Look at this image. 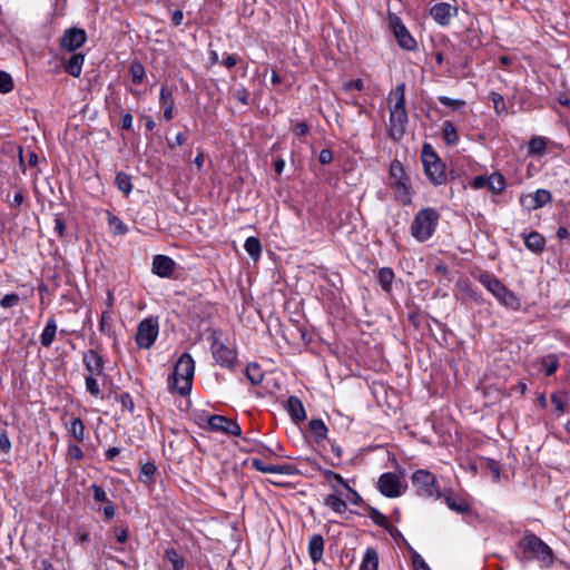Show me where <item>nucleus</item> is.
I'll return each instance as SVG.
<instances>
[{"instance_id":"8","label":"nucleus","mask_w":570,"mask_h":570,"mask_svg":"<svg viewBox=\"0 0 570 570\" xmlns=\"http://www.w3.org/2000/svg\"><path fill=\"white\" fill-rule=\"evenodd\" d=\"M159 325L155 318L142 320L137 327L136 343L140 348H150L158 337Z\"/></svg>"},{"instance_id":"43","label":"nucleus","mask_w":570,"mask_h":570,"mask_svg":"<svg viewBox=\"0 0 570 570\" xmlns=\"http://www.w3.org/2000/svg\"><path fill=\"white\" fill-rule=\"evenodd\" d=\"M534 202L539 208L550 204L552 202V194L548 189L540 188L533 193Z\"/></svg>"},{"instance_id":"50","label":"nucleus","mask_w":570,"mask_h":570,"mask_svg":"<svg viewBox=\"0 0 570 570\" xmlns=\"http://www.w3.org/2000/svg\"><path fill=\"white\" fill-rule=\"evenodd\" d=\"M551 402L554 405L556 411L563 413L566 411L567 396L563 393H553L551 395Z\"/></svg>"},{"instance_id":"37","label":"nucleus","mask_w":570,"mask_h":570,"mask_svg":"<svg viewBox=\"0 0 570 570\" xmlns=\"http://www.w3.org/2000/svg\"><path fill=\"white\" fill-rule=\"evenodd\" d=\"M108 225L114 235H125L128 233V227L116 215L108 213Z\"/></svg>"},{"instance_id":"18","label":"nucleus","mask_w":570,"mask_h":570,"mask_svg":"<svg viewBox=\"0 0 570 570\" xmlns=\"http://www.w3.org/2000/svg\"><path fill=\"white\" fill-rule=\"evenodd\" d=\"M524 246L534 254H541L546 248V238L539 232L523 234Z\"/></svg>"},{"instance_id":"25","label":"nucleus","mask_w":570,"mask_h":570,"mask_svg":"<svg viewBox=\"0 0 570 570\" xmlns=\"http://www.w3.org/2000/svg\"><path fill=\"white\" fill-rule=\"evenodd\" d=\"M57 323L53 317L48 318L45 328L40 335V344L45 347H49L57 334Z\"/></svg>"},{"instance_id":"60","label":"nucleus","mask_w":570,"mask_h":570,"mask_svg":"<svg viewBox=\"0 0 570 570\" xmlns=\"http://www.w3.org/2000/svg\"><path fill=\"white\" fill-rule=\"evenodd\" d=\"M347 492H348V497L347 499L351 501L352 504L354 505H360L361 503H363V499L362 497L357 493V491H355L354 489H352L348 484L347 487H344Z\"/></svg>"},{"instance_id":"46","label":"nucleus","mask_w":570,"mask_h":570,"mask_svg":"<svg viewBox=\"0 0 570 570\" xmlns=\"http://www.w3.org/2000/svg\"><path fill=\"white\" fill-rule=\"evenodd\" d=\"M370 518L376 525L383 529L390 524L387 518L375 508H370Z\"/></svg>"},{"instance_id":"10","label":"nucleus","mask_w":570,"mask_h":570,"mask_svg":"<svg viewBox=\"0 0 570 570\" xmlns=\"http://www.w3.org/2000/svg\"><path fill=\"white\" fill-rule=\"evenodd\" d=\"M210 350L213 357L218 365L228 370L235 368L238 362L235 348L224 344L215 337L212 342Z\"/></svg>"},{"instance_id":"29","label":"nucleus","mask_w":570,"mask_h":570,"mask_svg":"<svg viewBox=\"0 0 570 570\" xmlns=\"http://www.w3.org/2000/svg\"><path fill=\"white\" fill-rule=\"evenodd\" d=\"M68 432L78 441L85 440V424L80 417H72L69 423H66Z\"/></svg>"},{"instance_id":"5","label":"nucleus","mask_w":570,"mask_h":570,"mask_svg":"<svg viewBox=\"0 0 570 570\" xmlns=\"http://www.w3.org/2000/svg\"><path fill=\"white\" fill-rule=\"evenodd\" d=\"M422 164L431 184L439 186L446 181L445 164L442 163L430 144H424L422 147Z\"/></svg>"},{"instance_id":"61","label":"nucleus","mask_w":570,"mask_h":570,"mask_svg":"<svg viewBox=\"0 0 570 570\" xmlns=\"http://www.w3.org/2000/svg\"><path fill=\"white\" fill-rule=\"evenodd\" d=\"M413 567H414V570H431L429 564L425 562V560L419 553H414Z\"/></svg>"},{"instance_id":"49","label":"nucleus","mask_w":570,"mask_h":570,"mask_svg":"<svg viewBox=\"0 0 570 570\" xmlns=\"http://www.w3.org/2000/svg\"><path fill=\"white\" fill-rule=\"evenodd\" d=\"M491 100L497 115H502L507 111L505 101L502 95L498 92H491Z\"/></svg>"},{"instance_id":"52","label":"nucleus","mask_w":570,"mask_h":570,"mask_svg":"<svg viewBox=\"0 0 570 570\" xmlns=\"http://www.w3.org/2000/svg\"><path fill=\"white\" fill-rule=\"evenodd\" d=\"M20 301V297L18 294H7L0 299V306L3 308H11L14 307Z\"/></svg>"},{"instance_id":"41","label":"nucleus","mask_w":570,"mask_h":570,"mask_svg":"<svg viewBox=\"0 0 570 570\" xmlns=\"http://www.w3.org/2000/svg\"><path fill=\"white\" fill-rule=\"evenodd\" d=\"M442 136H443V139L445 140V142L449 145L455 144L459 139L456 128L451 121L443 122Z\"/></svg>"},{"instance_id":"42","label":"nucleus","mask_w":570,"mask_h":570,"mask_svg":"<svg viewBox=\"0 0 570 570\" xmlns=\"http://www.w3.org/2000/svg\"><path fill=\"white\" fill-rule=\"evenodd\" d=\"M129 72L131 75V79H132L134 83L138 85V83H141L144 81L145 68H144V66L140 62L134 61L130 65Z\"/></svg>"},{"instance_id":"32","label":"nucleus","mask_w":570,"mask_h":570,"mask_svg":"<svg viewBox=\"0 0 570 570\" xmlns=\"http://www.w3.org/2000/svg\"><path fill=\"white\" fill-rule=\"evenodd\" d=\"M324 504L336 513H344L347 510L346 502L336 494H328L324 499Z\"/></svg>"},{"instance_id":"48","label":"nucleus","mask_w":570,"mask_h":570,"mask_svg":"<svg viewBox=\"0 0 570 570\" xmlns=\"http://www.w3.org/2000/svg\"><path fill=\"white\" fill-rule=\"evenodd\" d=\"M268 473H278V474H286V475H293L296 473L295 466L291 464H269V472Z\"/></svg>"},{"instance_id":"59","label":"nucleus","mask_w":570,"mask_h":570,"mask_svg":"<svg viewBox=\"0 0 570 570\" xmlns=\"http://www.w3.org/2000/svg\"><path fill=\"white\" fill-rule=\"evenodd\" d=\"M485 465L493 474L494 480L500 479V463L493 459H485Z\"/></svg>"},{"instance_id":"56","label":"nucleus","mask_w":570,"mask_h":570,"mask_svg":"<svg viewBox=\"0 0 570 570\" xmlns=\"http://www.w3.org/2000/svg\"><path fill=\"white\" fill-rule=\"evenodd\" d=\"M438 100L443 106L451 107L452 109H458L459 107H462V106L465 105V102L463 100L452 99V98L446 97V96H439Z\"/></svg>"},{"instance_id":"45","label":"nucleus","mask_w":570,"mask_h":570,"mask_svg":"<svg viewBox=\"0 0 570 570\" xmlns=\"http://www.w3.org/2000/svg\"><path fill=\"white\" fill-rule=\"evenodd\" d=\"M13 89V80L10 73L0 70V92L8 94Z\"/></svg>"},{"instance_id":"17","label":"nucleus","mask_w":570,"mask_h":570,"mask_svg":"<svg viewBox=\"0 0 570 570\" xmlns=\"http://www.w3.org/2000/svg\"><path fill=\"white\" fill-rule=\"evenodd\" d=\"M285 409L293 422L301 423L306 420L305 407L297 396H289L286 401Z\"/></svg>"},{"instance_id":"64","label":"nucleus","mask_w":570,"mask_h":570,"mask_svg":"<svg viewBox=\"0 0 570 570\" xmlns=\"http://www.w3.org/2000/svg\"><path fill=\"white\" fill-rule=\"evenodd\" d=\"M318 161L322 165H328L333 161V153L330 149H322L318 155Z\"/></svg>"},{"instance_id":"33","label":"nucleus","mask_w":570,"mask_h":570,"mask_svg":"<svg viewBox=\"0 0 570 570\" xmlns=\"http://www.w3.org/2000/svg\"><path fill=\"white\" fill-rule=\"evenodd\" d=\"M115 185L125 196H128L132 190L131 177L125 171L117 173Z\"/></svg>"},{"instance_id":"36","label":"nucleus","mask_w":570,"mask_h":570,"mask_svg":"<svg viewBox=\"0 0 570 570\" xmlns=\"http://www.w3.org/2000/svg\"><path fill=\"white\" fill-rule=\"evenodd\" d=\"M246 376L253 385H258L263 382L264 373L257 363H250L246 367Z\"/></svg>"},{"instance_id":"31","label":"nucleus","mask_w":570,"mask_h":570,"mask_svg":"<svg viewBox=\"0 0 570 570\" xmlns=\"http://www.w3.org/2000/svg\"><path fill=\"white\" fill-rule=\"evenodd\" d=\"M507 187L505 178L500 173L495 171L489 176L488 188L493 194H501Z\"/></svg>"},{"instance_id":"1","label":"nucleus","mask_w":570,"mask_h":570,"mask_svg":"<svg viewBox=\"0 0 570 570\" xmlns=\"http://www.w3.org/2000/svg\"><path fill=\"white\" fill-rule=\"evenodd\" d=\"M517 556L521 562L537 560L542 568H550L554 561L552 549L537 534L525 531L517 543Z\"/></svg>"},{"instance_id":"24","label":"nucleus","mask_w":570,"mask_h":570,"mask_svg":"<svg viewBox=\"0 0 570 570\" xmlns=\"http://www.w3.org/2000/svg\"><path fill=\"white\" fill-rule=\"evenodd\" d=\"M395 198L403 205H410L412 202L413 190L410 178L405 181H399L394 187Z\"/></svg>"},{"instance_id":"23","label":"nucleus","mask_w":570,"mask_h":570,"mask_svg":"<svg viewBox=\"0 0 570 570\" xmlns=\"http://www.w3.org/2000/svg\"><path fill=\"white\" fill-rule=\"evenodd\" d=\"M389 108L406 109L405 82L399 83L389 95Z\"/></svg>"},{"instance_id":"62","label":"nucleus","mask_w":570,"mask_h":570,"mask_svg":"<svg viewBox=\"0 0 570 570\" xmlns=\"http://www.w3.org/2000/svg\"><path fill=\"white\" fill-rule=\"evenodd\" d=\"M68 454L73 460H81L83 456L81 448L77 444H69Z\"/></svg>"},{"instance_id":"15","label":"nucleus","mask_w":570,"mask_h":570,"mask_svg":"<svg viewBox=\"0 0 570 570\" xmlns=\"http://www.w3.org/2000/svg\"><path fill=\"white\" fill-rule=\"evenodd\" d=\"M82 363L88 372V375L100 376L104 374L105 370V361L101 355H99L94 350H88L82 353Z\"/></svg>"},{"instance_id":"26","label":"nucleus","mask_w":570,"mask_h":570,"mask_svg":"<svg viewBox=\"0 0 570 570\" xmlns=\"http://www.w3.org/2000/svg\"><path fill=\"white\" fill-rule=\"evenodd\" d=\"M390 178L391 186L394 187L399 181H405L409 179V176L405 173L404 166L397 159L393 160L390 165Z\"/></svg>"},{"instance_id":"44","label":"nucleus","mask_w":570,"mask_h":570,"mask_svg":"<svg viewBox=\"0 0 570 570\" xmlns=\"http://www.w3.org/2000/svg\"><path fill=\"white\" fill-rule=\"evenodd\" d=\"M116 400L120 402L121 409L128 411L130 414L135 411V403L131 395L128 392H122L116 396Z\"/></svg>"},{"instance_id":"11","label":"nucleus","mask_w":570,"mask_h":570,"mask_svg":"<svg viewBox=\"0 0 570 570\" xmlns=\"http://www.w3.org/2000/svg\"><path fill=\"white\" fill-rule=\"evenodd\" d=\"M87 41V32L82 28L71 27L63 31L60 37V47L69 52H75Z\"/></svg>"},{"instance_id":"9","label":"nucleus","mask_w":570,"mask_h":570,"mask_svg":"<svg viewBox=\"0 0 570 570\" xmlns=\"http://www.w3.org/2000/svg\"><path fill=\"white\" fill-rule=\"evenodd\" d=\"M389 136L394 141H400L405 132L409 125L407 109L389 108Z\"/></svg>"},{"instance_id":"40","label":"nucleus","mask_w":570,"mask_h":570,"mask_svg":"<svg viewBox=\"0 0 570 570\" xmlns=\"http://www.w3.org/2000/svg\"><path fill=\"white\" fill-rule=\"evenodd\" d=\"M156 471L157 468L154 463L147 462L142 464L140 468L139 481L146 484L151 483Z\"/></svg>"},{"instance_id":"54","label":"nucleus","mask_w":570,"mask_h":570,"mask_svg":"<svg viewBox=\"0 0 570 570\" xmlns=\"http://www.w3.org/2000/svg\"><path fill=\"white\" fill-rule=\"evenodd\" d=\"M244 441L252 445L249 450L253 451V452H257V453L263 454L265 451H267L271 454L276 455V452L274 450L267 448L266 445L262 444L261 442L253 441V440H249V439H246V438H244Z\"/></svg>"},{"instance_id":"6","label":"nucleus","mask_w":570,"mask_h":570,"mask_svg":"<svg viewBox=\"0 0 570 570\" xmlns=\"http://www.w3.org/2000/svg\"><path fill=\"white\" fill-rule=\"evenodd\" d=\"M412 485L417 495L440 499L442 493L436 487L435 475L428 470H416L411 476Z\"/></svg>"},{"instance_id":"19","label":"nucleus","mask_w":570,"mask_h":570,"mask_svg":"<svg viewBox=\"0 0 570 570\" xmlns=\"http://www.w3.org/2000/svg\"><path fill=\"white\" fill-rule=\"evenodd\" d=\"M83 62L85 55L81 52H75L63 62V69L68 75L78 78L82 72Z\"/></svg>"},{"instance_id":"28","label":"nucleus","mask_w":570,"mask_h":570,"mask_svg":"<svg viewBox=\"0 0 570 570\" xmlns=\"http://www.w3.org/2000/svg\"><path fill=\"white\" fill-rule=\"evenodd\" d=\"M309 432L313 435L315 442H321L326 438L328 432L327 426L321 419H313L308 423Z\"/></svg>"},{"instance_id":"58","label":"nucleus","mask_w":570,"mask_h":570,"mask_svg":"<svg viewBox=\"0 0 570 570\" xmlns=\"http://www.w3.org/2000/svg\"><path fill=\"white\" fill-rule=\"evenodd\" d=\"M234 97L237 101H239L242 105H248L249 104V92L246 88L242 87L234 91Z\"/></svg>"},{"instance_id":"35","label":"nucleus","mask_w":570,"mask_h":570,"mask_svg":"<svg viewBox=\"0 0 570 570\" xmlns=\"http://www.w3.org/2000/svg\"><path fill=\"white\" fill-rule=\"evenodd\" d=\"M244 248L254 261H256L261 256L262 245L257 237H248L245 240Z\"/></svg>"},{"instance_id":"27","label":"nucleus","mask_w":570,"mask_h":570,"mask_svg":"<svg viewBox=\"0 0 570 570\" xmlns=\"http://www.w3.org/2000/svg\"><path fill=\"white\" fill-rule=\"evenodd\" d=\"M379 568V554L376 550L368 547L363 556L362 563L358 570H377Z\"/></svg>"},{"instance_id":"20","label":"nucleus","mask_w":570,"mask_h":570,"mask_svg":"<svg viewBox=\"0 0 570 570\" xmlns=\"http://www.w3.org/2000/svg\"><path fill=\"white\" fill-rule=\"evenodd\" d=\"M442 497L444 498V501L449 509H451L452 511L461 514L471 512V507L468 503V501L462 498H459L454 493L450 492L448 494H442Z\"/></svg>"},{"instance_id":"34","label":"nucleus","mask_w":570,"mask_h":570,"mask_svg":"<svg viewBox=\"0 0 570 570\" xmlns=\"http://www.w3.org/2000/svg\"><path fill=\"white\" fill-rule=\"evenodd\" d=\"M547 150V139L541 136L532 137L528 142V151L530 155L542 156Z\"/></svg>"},{"instance_id":"7","label":"nucleus","mask_w":570,"mask_h":570,"mask_svg":"<svg viewBox=\"0 0 570 570\" xmlns=\"http://www.w3.org/2000/svg\"><path fill=\"white\" fill-rule=\"evenodd\" d=\"M387 21L399 46L407 51L416 50L417 42L404 26L401 18L395 13L389 12Z\"/></svg>"},{"instance_id":"39","label":"nucleus","mask_w":570,"mask_h":570,"mask_svg":"<svg viewBox=\"0 0 570 570\" xmlns=\"http://www.w3.org/2000/svg\"><path fill=\"white\" fill-rule=\"evenodd\" d=\"M541 366L544 371L546 376L553 375L559 367L558 357L556 355H549L547 357H543L541 361Z\"/></svg>"},{"instance_id":"57","label":"nucleus","mask_w":570,"mask_h":570,"mask_svg":"<svg viewBox=\"0 0 570 570\" xmlns=\"http://www.w3.org/2000/svg\"><path fill=\"white\" fill-rule=\"evenodd\" d=\"M91 490H92V497L97 502H106V503L109 502L106 491L102 487L92 484Z\"/></svg>"},{"instance_id":"51","label":"nucleus","mask_w":570,"mask_h":570,"mask_svg":"<svg viewBox=\"0 0 570 570\" xmlns=\"http://www.w3.org/2000/svg\"><path fill=\"white\" fill-rule=\"evenodd\" d=\"M320 471L327 481L334 480L341 485L347 487V481L341 474L327 469H320Z\"/></svg>"},{"instance_id":"47","label":"nucleus","mask_w":570,"mask_h":570,"mask_svg":"<svg viewBox=\"0 0 570 570\" xmlns=\"http://www.w3.org/2000/svg\"><path fill=\"white\" fill-rule=\"evenodd\" d=\"M85 382L87 392L95 397H99L100 389L96 376L87 375Z\"/></svg>"},{"instance_id":"53","label":"nucleus","mask_w":570,"mask_h":570,"mask_svg":"<svg viewBox=\"0 0 570 570\" xmlns=\"http://www.w3.org/2000/svg\"><path fill=\"white\" fill-rule=\"evenodd\" d=\"M520 203L521 205L528 209L529 212L531 210H535V209H539V206L538 204H535L537 202H534V195L533 193L531 194H527V195H522L520 197Z\"/></svg>"},{"instance_id":"22","label":"nucleus","mask_w":570,"mask_h":570,"mask_svg":"<svg viewBox=\"0 0 570 570\" xmlns=\"http://www.w3.org/2000/svg\"><path fill=\"white\" fill-rule=\"evenodd\" d=\"M324 553V539L321 534H313L308 541V556L316 563L322 560Z\"/></svg>"},{"instance_id":"14","label":"nucleus","mask_w":570,"mask_h":570,"mask_svg":"<svg viewBox=\"0 0 570 570\" xmlns=\"http://www.w3.org/2000/svg\"><path fill=\"white\" fill-rule=\"evenodd\" d=\"M430 16L438 24L445 27L458 16V8L448 2H439L431 7Z\"/></svg>"},{"instance_id":"12","label":"nucleus","mask_w":570,"mask_h":570,"mask_svg":"<svg viewBox=\"0 0 570 570\" xmlns=\"http://www.w3.org/2000/svg\"><path fill=\"white\" fill-rule=\"evenodd\" d=\"M207 423L209 429L215 432H223L234 436H239L242 434L239 424L223 415L213 414L208 417Z\"/></svg>"},{"instance_id":"2","label":"nucleus","mask_w":570,"mask_h":570,"mask_svg":"<svg viewBox=\"0 0 570 570\" xmlns=\"http://www.w3.org/2000/svg\"><path fill=\"white\" fill-rule=\"evenodd\" d=\"M195 375V361L193 356L185 352L176 362L171 374L168 376L167 386L170 393H177L180 396L190 394L193 380Z\"/></svg>"},{"instance_id":"13","label":"nucleus","mask_w":570,"mask_h":570,"mask_svg":"<svg viewBox=\"0 0 570 570\" xmlns=\"http://www.w3.org/2000/svg\"><path fill=\"white\" fill-rule=\"evenodd\" d=\"M377 487L386 498H397L403 493L400 478L393 472H385L379 478Z\"/></svg>"},{"instance_id":"3","label":"nucleus","mask_w":570,"mask_h":570,"mask_svg":"<svg viewBox=\"0 0 570 570\" xmlns=\"http://www.w3.org/2000/svg\"><path fill=\"white\" fill-rule=\"evenodd\" d=\"M440 214L433 207L420 209L410 226L411 236L420 242H428L435 233L439 225Z\"/></svg>"},{"instance_id":"4","label":"nucleus","mask_w":570,"mask_h":570,"mask_svg":"<svg viewBox=\"0 0 570 570\" xmlns=\"http://www.w3.org/2000/svg\"><path fill=\"white\" fill-rule=\"evenodd\" d=\"M482 284L503 306L512 311L521 308V299L510 291L498 277L488 272L482 273L478 277Z\"/></svg>"},{"instance_id":"16","label":"nucleus","mask_w":570,"mask_h":570,"mask_svg":"<svg viewBox=\"0 0 570 570\" xmlns=\"http://www.w3.org/2000/svg\"><path fill=\"white\" fill-rule=\"evenodd\" d=\"M176 262L166 255H156L153 258L151 271L161 278H170L175 272Z\"/></svg>"},{"instance_id":"30","label":"nucleus","mask_w":570,"mask_h":570,"mask_svg":"<svg viewBox=\"0 0 570 570\" xmlns=\"http://www.w3.org/2000/svg\"><path fill=\"white\" fill-rule=\"evenodd\" d=\"M377 282L384 292H390L394 279V272L391 267H382L377 272Z\"/></svg>"},{"instance_id":"38","label":"nucleus","mask_w":570,"mask_h":570,"mask_svg":"<svg viewBox=\"0 0 570 570\" xmlns=\"http://www.w3.org/2000/svg\"><path fill=\"white\" fill-rule=\"evenodd\" d=\"M165 558L171 563L174 570H181L185 567V558L175 549H167Z\"/></svg>"},{"instance_id":"55","label":"nucleus","mask_w":570,"mask_h":570,"mask_svg":"<svg viewBox=\"0 0 570 570\" xmlns=\"http://www.w3.org/2000/svg\"><path fill=\"white\" fill-rule=\"evenodd\" d=\"M11 450V442L7 429L0 431V452L9 453Z\"/></svg>"},{"instance_id":"63","label":"nucleus","mask_w":570,"mask_h":570,"mask_svg":"<svg viewBox=\"0 0 570 570\" xmlns=\"http://www.w3.org/2000/svg\"><path fill=\"white\" fill-rule=\"evenodd\" d=\"M489 176H476L471 181V187L474 189H481L488 187Z\"/></svg>"},{"instance_id":"21","label":"nucleus","mask_w":570,"mask_h":570,"mask_svg":"<svg viewBox=\"0 0 570 570\" xmlns=\"http://www.w3.org/2000/svg\"><path fill=\"white\" fill-rule=\"evenodd\" d=\"M159 101L164 108V118L171 120L174 118V97L173 91L168 87L163 86L160 88Z\"/></svg>"}]
</instances>
